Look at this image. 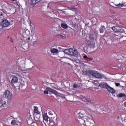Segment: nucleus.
<instances>
[{"label": "nucleus", "mask_w": 126, "mask_h": 126, "mask_svg": "<svg viewBox=\"0 0 126 126\" xmlns=\"http://www.w3.org/2000/svg\"><path fill=\"white\" fill-rule=\"evenodd\" d=\"M88 73L96 77V78H102V74L97 71L90 69L88 70Z\"/></svg>", "instance_id": "7ed1b4c3"}, {"label": "nucleus", "mask_w": 126, "mask_h": 126, "mask_svg": "<svg viewBox=\"0 0 126 126\" xmlns=\"http://www.w3.org/2000/svg\"><path fill=\"white\" fill-rule=\"evenodd\" d=\"M44 94H48L49 92L47 90H46L44 92Z\"/></svg>", "instance_id": "473e14b6"}, {"label": "nucleus", "mask_w": 126, "mask_h": 126, "mask_svg": "<svg viewBox=\"0 0 126 126\" xmlns=\"http://www.w3.org/2000/svg\"><path fill=\"white\" fill-rule=\"evenodd\" d=\"M6 103V102L5 101H4V103H3L2 105H5Z\"/></svg>", "instance_id": "e433bc0d"}, {"label": "nucleus", "mask_w": 126, "mask_h": 126, "mask_svg": "<svg viewBox=\"0 0 126 126\" xmlns=\"http://www.w3.org/2000/svg\"><path fill=\"white\" fill-rule=\"evenodd\" d=\"M18 82V78L15 76L13 77L11 80V83L13 84L14 83H17Z\"/></svg>", "instance_id": "4468645a"}, {"label": "nucleus", "mask_w": 126, "mask_h": 126, "mask_svg": "<svg viewBox=\"0 0 126 126\" xmlns=\"http://www.w3.org/2000/svg\"><path fill=\"white\" fill-rule=\"evenodd\" d=\"M71 51L70 53V56H73L74 57H75V56H77L78 54V52L77 51V50L76 49H74V48H71Z\"/></svg>", "instance_id": "6e6552de"}, {"label": "nucleus", "mask_w": 126, "mask_h": 126, "mask_svg": "<svg viewBox=\"0 0 126 126\" xmlns=\"http://www.w3.org/2000/svg\"><path fill=\"white\" fill-rule=\"evenodd\" d=\"M50 52L52 54H58V53H59V50L56 48H51L50 49Z\"/></svg>", "instance_id": "dca6fc26"}, {"label": "nucleus", "mask_w": 126, "mask_h": 126, "mask_svg": "<svg viewBox=\"0 0 126 126\" xmlns=\"http://www.w3.org/2000/svg\"><path fill=\"white\" fill-rule=\"evenodd\" d=\"M70 8L71 10H72L73 11H77V9L74 6H71Z\"/></svg>", "instance_id": "393cba45"}, {"label": "nucleus", "mask_w": 126, "mask_h": 126, "mask_svg": "<svg viewBox=\"0 0 126 126\" xmlns=\"http://www.w3.org/2000/svg\"><path fill=\"white\" fill-rule=\"evenodd\" d=\"M107 90H108V91H109V92H110V93H112V94H115V93H116V91H115V90H114L113 88L110 87V86H108V88H107Z\"/></svg>", "instance_id": "9b49d317"}, {"label": "nucleus", "mask_w": 126, "mask_h": 126, "mask_svg": "<svg viewBox=\"0 0 126 126\" xmlns=\"http://www.w3.org/2000/svg\"><path fill=\"white\" fill-rule=\"evenodd\" d=\"M43 120L44 121H46V122H47V121H48V115H47V114H46V113H45L43 115Z\"/></svg>", "instance_id": "412c9836"}, {"label": "nucleus", "mask_w": 126, "mask_h": 126, "mask_svg": "<svg viewBox=\"0 0 126 126\" xmlns=\"http://www.w3.org/2000/svg\"><path fill=\"white\" fill-rule=\"evenodd\" d=\"M63 52L64 53V54H65L66 55H69L70 56V54L71 53V48L68 49H65L63 51Z\"/></svg>", "instance_id": "ddd939ff"}, {"label": "nucleus", "mask_w": 126, "mask_h": 126, "mask_svg": "<svg viewBox=\"0 0 126 126\" xmlns=\"http://www.w3.org/2000/svg\"><path fill=\"white\" fill-rule=\"evenodd\" d=\"M11 124L12 126H15L16 125V120H12Z\"/></svg>", "instance_id": "b1692460"}, {"label": "nucleus", "mask_w": 126, "mask_h": 126, "mask_svg": "<svg viewBox=\"0 0 126 126\" xmlns=\"http://www.w3.org/2000/svg\"><path fill=\"white\" fill-rule=\"evenodd\" d=\"M72 27H73V28H74V30L75 31H76L77 30V27L76 26V25H75V24L73 25Z\"/></svg>", "instance_id": "bb28decb"}, {"label": "nucleus", "mask_w": 126, "mask_h": 126, "mask_svg": "<svg viewBox=\"0 0 126 126\" xmlns=\"http://www.w3.org/2000/svg\"><path fill=\"white\" fill-rule=\"evenodd\" d=\"M86 49V47H84V50H85V53H87V50H85V49Z\"/></svg>", "instance_id": "f704fd0d"}, {"label": "nucleus", "mask_w": 126, "mask_h": 126, "mask_svg": "<svg viewBox=\"0 0 126 126\" xmlns=\"http://www.w3.org/2000/svg\"><path fill=\"white\" fill-rule=\"evenodd\" d=\"M3 29H4V28L3 26H2V25L1 24L0 25V31H2V30H3Z\"/></svg>", "instance_id": "cd10ccee"}, {"label": "nucleus", "mask_w": 126, "mask_h": 126, "mask_svg": "<svg viewBox=\"0 0 126 126\" xmlns=\"http://www.w3.org/2000/svg\"><path fill=\"white\" fill-rule=\"evenodd\" d=\"M112 30H113L114 32H120L121 33H123V32H125V31L123 30V28L116 26H113L112 28Z\"/></svg>", "instance_id": "20e7f679"}, {"label": "nucleus", "mask_w": 126, "mask_h": 126, "mask_svg": "<svg viewBox=\"0 0 126 126\" xmlns=\"http://www.w3.org/2000/svg\"><path fill=\"white\" fill-rule=\"evenodd\" d=\"M11 1H15V0H10Z\"/></svg>", "instance_id": "58836bf2"}, {"label": "nucleus", "mask_w": 126, "mask_h": 126, "mask_svg": "<svg viewBox=\"0 0 126 126\" xmlns=\"http://www.w3.org/2000/svg\"><path fill=\"white\" fill-rule=\"evenodd\" d=\"M85 111L81 110L80 112L78 113L77 116L78 119H81V120H83L85 124V123H88V122H89L90 118L87 116H85Z\"/></svg>", "instance_id": "f257e3e1"}, {"label": "nucleus", "mask_w": 126, "mask_h": 126, "mask_svg": "<svg viewBox=\"0 0 126 126\" xmlns=\"http://www.w3.org/2000/svg\"><path fill=\"white\" fill-rule=\"evenodd\" d=\"M46 90L48 91L49 92H51L53 94H55V95H57L58 92L56 90H53V89H51L50 88L47 87L46 88Z\"/></svg>", "instance_id": "1a4fd4ad"}, {"label": "nucleus", "mask_w": 126, "mask_h": 126, "mask_svg": "<svg viewBox=\"0 0 126 126\" xmlns=\"http://www.w3.org/2000/svg\"><path fill=\"white\" fill-rule=\"evenodd\" d=\"M38 2H40V0H31V4L32 5H35Z\"/></svg>", "instance_id": "2eb2a0df"}, {"label": "nucleus", "mask_w": 126, "mask_h": 126, "mask_svg": "<svg viewBox=\"0 0 126 126\" xmlns=\"http://www.w3.org/2000/svg\"><path fill=\"white\" fill-rule=\"evenodd\" d=\"M36 38V39H35V40L34 41V42H37V41H38V36H37V35H35L34 36H33V37H32V38L34 39V38Z\"/></svg>", "instance_id": "c85d7f7f"}, {"label": "nucleus", "mask_w": 126, "mask_h": 126, "mask_svg": "<svg viewBox=\"0 0 126 126\" xmlns=\"http://www.w3.org/2000/svg\"><path fill=\"white\" fill-rule=\"evenodd\" d=\"M113 36H118V35H116V34H114Z\"/></svg>", "instance_id": "4c0bfd02"}, {"label": "nucleus", "mask_w": 126, "mask_h": 126, "mask_svg": "<svg viewBox=\"0 0 126 126\" xmlns=\"http://www.w3.org/2000/svg\"><path fill=\"white\" fill-rule=\"evenodd\" d=\"M104 30H105V27H104V26H102L100 27V29L99 30L100 33H104Z\"/></svg>", "instance_id": "5701e85b"}, {"label": "nucleus", "mask_w": 126, "mask_h": 126, "mask_svg": "<svg viewBox=\"0 0 126 126\" xmlns=\"http://www.w3.org/2000/svg\"><path fill=\"white\" fill-rule=\"evenodd\" d=\"M87 46L88 48H89V49H94V48H95V42L88 40L87 42Z\"/></svg>", "instance_id": "423d86ee"}, {"label": "nucleus", "mask_w": 126, "mask_h": 126, "mask_svg": "<svg viewBox=\"0 0 126 126\" xmlns=\"http://www.w3.org/2000/svg\"><path fill=\"white\" fill-rule=\"evenodd\" d=\"M41 0H39V1H41Z\"/></svg>", "instance_id": "ea45409f"}, {"label": "nucleus", "mask_w": 126, "mask_h": 126, "mask_svg": "<svg viewBox=\"0 0 126 126\" xmlns=\"http://www.w3.org/2000/svg\"><path fill=\"white\" fill-rule=\"evenodd\" d=\"M115 84H116V86L117 87H119V86H120V83H116Z\"/></svg>", "instance_id": "7c9ffc66"}, {"label": "nucleus", "mask_w": 126, "mask_h": 126, "mask_svg": "<svg viewBox=\"0 0 126 126\" xmlns=\"http://www.w3.org/2000/svg\"><path fill=\"white\" fill-rule=\"evenodd\" d=\"M95 37H96V34L95 33V32H91L89 36V38L91 40H94L95 39Z\"/></svg>", "instance_id": "9d476101"}, {"label": "nucleus", "mask_w": 126, "mask_h": 126, "mask_svg": "<svg viewBox=\"0 0 126 126\" xmlns=\"http://www.w3.org/2000/svg\"><path fill=\"white\" fill-rule=\"evenodd\" d=\"M82 72L84 74H88V71H87V70H83Z\"/></svg>", "instance_id": "a878e982"}, {"label": "nucleus", "mask_w": 126, "mask_h": 126, "mask_svg": "<svg viewBox=\"0 0 126 126\" xmlns=\"http://www.w3.org/2000/svg\"><path fill=\"white\" fill-rule=\"evenodd\" d=\"M78 87V85L76 84H74L73 85V88H77Z\"/></svg>", "instance_id": "c756f323"}, {"label": "nucleus", "mask_w": 126, "mask_h": 126, "mask_svg": "<svg viewBox=\"0 0 126 126\" xmlns=\"http://www.w3.org/2000/svg\"><path fill=\"white\" fill-rule=\"evenodd\" d=\"M99 86L102 88H106V89L109 87V86L107 84V83H102L101 84H99Z\"/></svg>", "instance_id": "f8f14e48"}, {"label": "nucleus", "mask_w": 126, "mask_h": 126, "mask_svg": "<svg viewBox=\"0 0 126 126\" xmlns=\"http://www.w3.org/2000/svg\"><path fill=\"white\" fill-rule=\"evenodd\" d=\"M4 95L6 99H8V100H11L12 99V93L9 90L5 91Z\"/></svg>", "instance_id": "39448f33"}, {"label": "nucleus", "mask_w": 126, "mask_h": 126, "mask_svg": "<svg viewBox=\"0 0 126 126\" xmlns=\"http://www.w3.org/2000/svg\"><path fill=\"white\" fill-rule=\"evenodd\" d=\"M118 97H120V98L121 97H123V98H124V99H126V94H125L121 93V94H120L118 95Z\"/></svg>", "instance_id": "6ab92c4d"}, {"label": "nucleus", "mask_w": 126, "mask_h": 126, "mask_svg": "<svg viewBox=\"0 0 126 126\" xmlns=\"http://www.w3.org/2000/svg\"><path fill=\"white\" fill-rule=\"evenodd\" d=\"M49 115H50L51 116H53V112L52 111H49L48 112Z\"/></svg>", "instance_id": "2f4dec72"}, {"label": "nucleus", "mask_w": 126, "mask_h": 126, "mask_svg": "<svg viewBox=\"0 0 126 126\" xmlns=\"http://www.w3.org/2000/svg\"><path fill=\"white\" fill-rule=\"evenodd\" d=\"M116 6H118V7H123V6H126L124 3L116 4Z\"/></svg>", "instance_id": "4be33fe9"}, {"label": "nucleus", "mask_w": 126, "mask_h": 126, "mask_svg": "<svg viewBox=\"0 0 126 126\" xmlns=\"http://www.w3.org/2000/svg\"><path fill=\"white\" fill-rule=\"evenodd\" d=\"M61 27L62 28H63V29H67V28L68 27V26L66 24H62Z\"/></svg>", "instance_id": "aec40b11"}, {"label": "nucleus", "mask_w": 126, "mask_h": 126, "mask_svg": "<svg viewBox=\"0 0 126 126\" xmlns=\"http://www.w3.org/2000/svg\"><path fill=\"white\" fill-rule=\"evenodd\" d=\"M80 98L83 102H87L88 104H92L93 103L92 100L85 96L81 95Z\"/></svg>", "instance_id": "0eeeda50"}, {"label": "nucleus", "mask_w": 126, "mask_h": 126, "mask_svg": "<svg viewBox=\"0 0 126 126\" xmlns=\"http://www.w3.org/2000/svg\"><path fill=\"white\" fill-rule=\"evenodd\" d=\"M124 105L125 107H126V101L124 102Z\"/></svg>", "instance_id": "c9c22d12"}, {"label": "nucleus", "mask_w": 126, "mask_h": 126, "mask_svg": "<svg viewBox=\"0 0 126 126\" xmlns=\"http://www.w3.org/2000/svg\"><path fill=\"white\" fill-rule=\"evenodd\" d=\"M83 58L87 60V63H90L89 62V61H90V58L89 57H87V55H84L83 56Z\"/></svg>", "instance_id": "a211bd4d"}, {"label": "nucleus", "mask_w": 126, "mask_h": 126, "mask_svg": "<svg viewBox=\"0 0 126 126\" xmlns=\"http://www.w3.org/2000/svg\"><path fill=\"white\" fill-rule=\"evenodd\" d=\"M94 84H98L99 83L98 82V81H94Z\"/></svg>", "instance_id": "72a5a7b5"}, {"label": "nucleus", "mask_w": 126, "mask_h": 126, "mask_svg": "<svg viewBox=\"0 0 126 126\" xmlns=\"http://www.w3.org/2000/svg\"><path fill=\"white\" fill-rule=\"evenodd\" d=\"M34 109L33 110V112L35 115H39L40 114V112H39V111H38V107L35 106L34 107Z\"/></svg>", "instance_id": "f3484780"}, {"label": "nucleus", "mask_w": 126, "mask_h": 126, "mask_svg": "<svg viewBox=\"0 0 126 126\" xmlns=\"http://www.w3.org/2000/svg\"><path fill=\"white\" fill-rule=\"evenodd\" d=\"M0 18L2 20L1 22V24L4 28L9 27V26L11 25L10 22L8 21L7 19H3V15L2 14V13L0 14Z\"/></svg>", "instance_id": "f03ea898"}]
</instances>
